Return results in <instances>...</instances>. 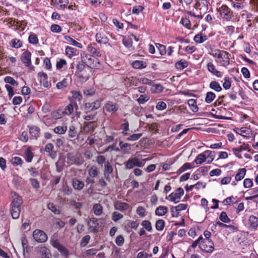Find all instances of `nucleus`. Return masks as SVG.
<instances>
[{
  "label": "nucleus",
  "instance_id": "f257e3e1",
  "mask_svg": "<svg viewBox=\"0 0 258 258\" xmlns=\"http://www.w3.org/2000/svg\"><path fill=\"white\" fill-rule=\"evenodd\" d=\"M13 200L11 204L10 212L12 217L14 219L19 218L20 215V207L23 203V201L20 196L16 192L12 193Z\"/></svg>",
  "mask_w": 258,
  "mask_h": 258
},
{
  "label": "nucleus",
  "instance_id": "f03ea898",
  "mask_svg": "<svg viewBox=\"0 0 258 258\" xmlns=\"http://www.w3.org/2000/svg\"><path fill=\"white\" fill-rule=\"evenodd\" d=\"M210 54L219 59L220 63L223 66H226L229 64V55L230 54L226 51L219 49H214L211 50Z\"/></svg>",
  "mask_w": 258,
  "mask_h": 258
},
{
  "label": "nucleus",
  "instance_id": "7ed1b4c3",
  "mask_svg": "<svg viewBox=\"0 0 258 258\" xmlns=\"http://www.w3.org/2000/svg\"><path fill=\"white\" fill-rule=\"evenodd\" d=\"M148 159H140L137 157L130 158L127 161L125 162L124 164L126 169H131L135 167H143L146 161Z\"/></svg>",
  "mask_w": 258,
  "mask_h": 258
},
{
  "label": "nucleus",
  "instance_id": "20e7f679",
  "mask_svg": "<svg viewBox=\"0 0 258 258\" xmlns=\"http://www.w3.org/2000/svg\"><path fill=\"white\" fill-rule=\"evenodd\" d=\"M81 58L83 62L86 65L87 70H90V68H95L98 67L99 63V60L89 54H84L81 55Z\"/></svg>",
  "mask_w": 258,
  "mask_h": 258
},
{
  "label": "nucleus",
  "instance_id": "39448f33",
  "mask_svg": "<svg viewBox=\"0 0 258 258\" xmlns=\"http://www.w3.org/2000/svg\"><path fill=\"white\" fill-rule=\"evenodd\" d=\"M105 223L104 219H97L96 218H90L88 222L89 230L93 233H97L99 231V228Z\"/></svg>",
  "mask_w": 258,
  "mask_h": 258
},
{
  "label": "nucleus",
  "instance_id": "423d86ee",
  "mask_svg": "<svg viewBox=\"0 0 258 258\" xmlns=\"http://www.w3.org/2000/svg\"><path fill=\"white\" fill-rule=\"evenodd\" d=\"M217 10L221 17L227 21H231L234 17L232 11L227 5H222Z\"/></svg>",
  "mask_w": 258,
  "mask_h": 258
},
{
  "label": "nucleus",
  "instance_id": "0eeeda50",
  "mask_svg": "<svg viewBox=\"0 0 258 258\" xmlns=\"http://www.w3.org/2000/svg\"><path fill=\"white\" fill-rule=\"evenodd\" d=\"M200 249L207 252H212L214 248V243L211 239H203L200 243Z\"/></svg>",
  "mask_w": 258,
  "mask_h": 258
},
{
  "label": "nucleus",
  "instance_id": "6e6552de",
  "mask_svg": "<svg viewBox=\"0 0 258 258\" xmlns=\"http://www.w3.org/2000/svg\"><path fill=\"white\" fill-rule=\"evenodd\" d=\"M33 237L38 242L42 243L47 240L46 234L42 230L36 229L33 231Z\"/></svg>",
  "mask_w": 258,
  "mask_h": 258
},
{
  "label": "nucleus",
  "instance_id": "1a4fd4ad",
  "mask_svg": "<svg viewBox=\"0 0 258 258\" xmlns=\"http://www.w3.org/2000/svg\"><path fill=\"white\" fill-rule=\"evenodd\" d=\"M35 251L40 256V258H51L50 250L46 247L40 245L35 248Z\"/></svg>",
  "mask_w": 258,
  "mask_h": 258
},
{
  "label": "nucleus",
  "instance_id": "9d476101",
  "mask_svg": "<svg viewBox=\"0 0 258 258\" xmlns=\"http://www.w3.org/2000/svg\"><path fill=\"white\" fill-rule=\"evenodd\" d=\"M184 190L181 187L178 188L175 193L172 192L168 197H166V199L169 198V200L174 202L175 203H178L181 197L183 195Z\"/></svg>",
  "mask_w": 258,
  "mask_h": 258
},
{
  "label": "nucleus",
  "instance_id": "9b49d317",
  "mask_svg": "<svg viewBox=\"0 0 258 258\" xmlns=\"http://www.w3.org/2000/svg\"><path fill=\"white\" fill-rule=\"evenodd\" d=\"M119 108V105L111 101L107 102L104 106V110L106 112L113 113L116 112Z\"/></svg>",
  "mask_w": 258,
  "mask_h": 258
},
{
  "label": "nucleus",
  "instance_id": "f8f14e48",
  "mask_svg": "<svg viewBox=\"0 0 258 258\" xmlns=\"http://www.w3.org/2000/svg\"><path fill=\"white\" fill-rule=\"evenodd\" d=\"M31 53L27 50L22 53L21 60L26 67H29L31 64Z\"/></svg>",
  "mask_w": 258,
  "mask_h": 258
},
{
  "label": "nucleus",
  "instance_id": "ddd939ff",
  "mask_svg": "<svg viewBox=\"0 0 258 258\" xmlns=\"http://www.w3.org/2000/svg\"><path fill=\"white\" fill-rule=\"evenodd\" d=\"M96 41L100 44H105L108 42V38L103 32H99L95 35Z\"/></svg>",
  "mask_w": 258,
  "mask_h": 258
},
{
  "label": "nucleus",
  "instance_id": "4468645a",
  "mask_svg": "<svg viewBox=\"0 0 258 258\" xmlns=\"http://www.w3.org/2000/svg\"><path fill=\"white\" fill-rule=\"evenodd\" d=\"M54 146L51 143L47 144L44 149H41L40 152L42 153L43 151L48 152L49 153V156L52 158H54L56 156V153L53 151Z\"/></svg>",
  "mask_w": 258,
  "mask_h": 258
},
{
  "label": "nucleus",
  "instance_id": "2eb2a0df",
  "mask_svg": "<svg viewBox=\"0 0 258 258\" xmlns=\"http://www.w3.org/2000/svg\"><path fill=\"white\" fill-rule=\"evenodd\" d=\"M258 226V217L250 215L248 218L249 228L252 230H256Z\"/></svg>",
  "mask_w": 258,
  "mask_h": 258
},
{
  "label": "nucleus",
  "instance_id": "dca6fc26",
  "mask_svg": "<svg viewBox=\"0 0 258 258\" xmlns=\"http://www.w3.org/2000/svg\"><path fill=\"white\" fill-rule=\"evenodd\" d=\"M114 208L115 209L120 211H123L127 210L130 206L126 203L121 202L120 201H116L114 203Z\"/></svg>",
  "mask_w": 258,
  "mask_h": 258
},
{
  "label": "nucleus",
  "instance_id": "f3484780",
  "mask_svg": "<svg viewBox=\"0 0 258 258\" xmlns=\"http://www.w3.org/2000/svg\"><path fill=\"white\" fill-rule=\"evenodd\" d=\"M96 126V123L95 121H91L89 122H85L84 123L83 130L85 133L93 132L94 128Z\"/></svg>",
  "mask_w": 258,
  "mask_h": 258
},
{
  "label": "nucleus",
  "instance_id": "a211bd4d",
  "mask_svg": "<svg viewBox=\"0 0 258 258\" xmlns=\"http://www.w3.org/2000/svg\"><path fill=\"white\" fill-rule=\"evenodd\" d=\"M207 68L208 71L211 73L213 75L217 76V77H221L222 76V73L217 71L214 66V65L211 63L209 62L207 64Z\"/></svg>",
  "mask_w": 258,
  "mask_h": 258
},
{
  "label": "nucleus",
  "instance_id": "6ab92c4d",
  "mask_svg": "<svg viewBox=\"0 0 258 258\" xmlns=\"http://www.w3.org/2000/svg\"><path fill=\"white\" fill-rule=\"evenodd\" d=\"M76 75L78 76L79 81L81 83H84L86 82L89 78V74L87 72V70H85L84 71H82L79 73H78L76 74Z\"/></svg>",
  "mask_w": 258,
  "mask_h": 258
},
{
  "label": "nucleus",
  "instance_id": "aec40b11",
  "mask_svg": "<svg viewBox=\"0 0 258 258\" xmlns=\"http://www.w3.org/2000/svg\"><path fill=\"white\" fill-rule=\"evenodd\" d=\"M64 39L69 44L76 46L80 48H81L83 47L82 44L81 43L77 42L69 36L65 35L64 36Z\"/></svg>",
  "mask_w": 258,
  "mask_h": 258
},
{
  "label": "nucleus",
  "instance_id": "412c9836",
  "mask_svg": "<svg viewBox=\"0 0 258 258\" xmlns=\"http://www.w3.org/2000/svg\"><path fill=\"white\" fill-rule=\"evenodd\" d=\"M87 50L89 52L92 54L95 55L97 56H100L101 54L97 48L96 44L95 43L89 45L87 47Z\"/></svg>",
  "mask_w": 258,
  "mask_h": 258
},
{
  "label": "nucleus",
  "instance_id": "4be33fe9",
  "mask_svg": "<svg viewBox=\"0 0 258 258\" xmlns=\"http://www.w3.org/2000/svg\"><path fill=\"white\" fill-rule=\"evenodd\" d=\"M206 157V162L208 164H210L213 161L215 158V152L210 150H207L205 152Z\"/></svg>",
  "mask_w": 258,
  "mask_h": 258
},
{
  "label": "nucleus",
  "instance_id": "5701e85b",
  "mask_svg": "<svg viewBox=\"0 0 258 258\" xmlns=\"http://www.w3.org/2000/svg\"><path fill=\"white\" fill-rule=\"evenodd\" d=\"M72 182L73 186L76 189L81 190L84 186V182L77 178L74 179Z\"/></svg>",
  "mask_w": 258,
  "mask_h": 258
},
{
  "label": "nucleus",
  "instance_id": "b1692460",
  "mask_svg": "<svg viewBox=\"0 0 258 258\" xmlns=\"http://www.w3.org/2000/svg\"><path fill=\"white\" fill-rule=\"evenodd\" d=\"M168 212V208L166 206H159L155 210V214L157 216H162Z\"/></svg>",
  "mask_w": 258,
  "mask_h": 258
},
{
  "label": "nucleus",
  "instance_id": "393cba45",
  "mask_svg": "<svg viewBox=\"0 0 258 258\" xmlns=\"http://www.w3.org/2000/svg\"><path fill=\"white\" fill-rule=\"evenodd\" d=\"M67 128L66 125H58L54 128L53 131L55 134L63 135L66 132Z\"/></svg>",
  "mask_w": 258,
  "mask_h": 258
},
{
  "label": "nucleus",
  "instance_id": "a878e982",
  "mask_svg": "<svg viewBox=\"0 0 258 258\" xmlns=\"http://www.w3.org/2000/svg\"><path fill=\"white\" fill-rule=\"evenodd\" d=\"M38 75L40 78V81L41 82H43V86L45 87H47L48 86V84L47 82L48 77L47 74L43 72H39Z\"/></svg>",
  "mask_w": 258,
  "mask_h": 258
},
{
  "label": "nucleus",
  "instance_id": "bb28decb",
  "mask_svg": "<svg viewBox=\"0 0 258 258\" xmlns=\"http://www.w3.org/2000/svg\"><path fill=\"white\" fill-rule=\"evenodd\" d=\"M187 66L188 63L184 59H181L177 62L175 64V68L179 70H183L184 68H186Z\"/></svg>",
  "mask_w": 258,
  "mask_h": 258
},
{
  "label": "nucleus",
  "instance_id": "cd10ccee",
  "mask_svg": "<svg viewBox=\"0 0 258 258\" xmlns=\"http://www.w3.org/2000/svg\"><path fill=\"white\" fill-rule=\"evenodd\" d=\"M246 170L245 168L239 169L238 170V173L236 174L235 176V180L238 181L242 180L244 178L246 174Z\"/></svg>",
  "mask_w": 258,
  "mask_h": 258
},
{
  "label": "nucleus",
  "instance_id": "c85d7f7f",
  "mask_svg": "<svg viewBox=\"0 0 258 258\" xmlns=\"http://www.w3.org/2000/svg\"><path fill=\"white\" fill-rule=\"evenodd\" d=\"M132 66L134 68L141 69L146 68V62L142 60H136L133 62Z\"/></svg>",
  "mask_w": 258,
  "mask_h": 258
},
{
  "label": "nucleus",
  "instance_id": "c756f323",
  "mask_svg": "<svg viewBox=\"0 0 258 258\" xmlns=\"http://www.w3.org/2000/svg\"><path fill=\"white\" fill-rule=\"evenodd\" d=\"M113 168L109 162L107 161L104 166V175L107 179L109 177V174H111Z\"/></svg>",
  "mask_w": 258,
  "mask_h": 258
},
{
  "label": "nucleus",
  "instance_id": "7c9ffc66",
  "mask_svg": "<svg viewBox=\"0 0 258 258\" xmlns=\"http://www.w3.org/2000/svg\"><path fill=\"white\" fill-rule=\"evenodd\" d=\"M77 51V49L70 46H67L66 48V55L70 58L75 56L76 54Z\"/></svg>",
  "mask_w": 258,
  "mask_h": 258
},
{
  "label": "nucleus",
  "instance_id": "2f4dec72",
  "mask_svg": "<svg viewBox=\"0 0 258 258\" xmlns=\"http://www.w3.org/2000/svg\"><path fill=\"white\" fill-rule=\"evenodd\" d=\"M187 103L191 107L190 109L192 112H197L198 111L199 108L197 105V101L195 99H190L188 100Z\"/></svg>",
  "mask_w": 258,
  "mask_h": 258
},
{
  "label": "nucleus",
  "instance_id": "473e14b6",
  "mask_svg": "<svg viewBox=\"0 0 258 258\" xmlns=\"http://www.w3.org/2000/svg\"><path fill=\"white\" fill-rule=\"evenodd\" d=\"M194 41L198 43H201L207 40L206 35H202L201 33L198 34L194 37Z\"/></svg>",
  "mask_w": 258,
  "mask_h": 258
},
{
  "label": "nucleus",
  "instance_id": "72a5a7b5",
  "mask_svg": "<svg viewBox=\"0 0 258 258\" xmlns=\"http://www.w3.org/2000/svg\"><path fill=\"white\" fill-rule=\"evenodd\" d=\"M93 210L96 216H100L102 213L103 207L100 204H95L93 207Z\"/></svg>",
  "mask_w": 258,
  "mask_h": 258
},
{
  "label": "nucleus",
  "instance_id": "f704fd0d",
  "mask_svg": "<svg viewBox=\"0 0 258 258\" xmlns=\"http://www.w3.org/2000/svg\"><path fill=\"white\" fill-rule=\"evenodd\" d=\"M205 161H206L205 152L203 153L199 154L195 160V162L197 164H201Z\"/></svg>",
  "mask_w": 258,
  "mask_h": 258
},
{
  "label": "nucleus",
  "instance_id": "c9c22d12",
  "mask_svg": "<svg viewBox=\"0 0 258 258\" xmlns=\"http://www.w3.org/2000/svg\"><path fill=\"white\" fill-rule=\"evenodd\" d=\"M40 129L37 126H31L30 127L29 132L30 135L36 138L39 136Z\"/></svg>",
  "mask_w": 258,
  "mask_h": 258
},
{
  "label": "nucleus",
  "instance_id": "e433bc0d",
  "mask_svg": "<svg viewBox=\"0 0 258 258\" xmlns=\"http://www.w3.org/2000/svg\"><path fill=\"white\" fill-rule=\"evenodd\" d=\"M10 45L13 48H19L22 47V42L20 41V40L17 38H14L11 41Z\"/></svg>",
  "mask_w": 258,
  "mask_h": 258
},
{
  "label": "nucleus",
  "instance_id": "4c0bfd02",
  "mask_svg": "<svg viewBox=\"0 0 258 258\" xmlns=\"http://www.w3.org/2000/svg\"><path fill=\"white\" fill-rule=\"evenodd\" d=\"M11 162L14 166H21L23 163V161L19 157H13L11 160Z\"/></svg>",
  "mask_w": 258,
  "mask_h": 258
},
{
  "label": "nucleus",
  "instance_id": "58836bf2",
  "mask_svg": "<svg viewBox=\"0 0 258 258\" xmlns=\"http://www.w3.org/2000/svg\"><path fill=\"white\" fill-rule=\"evenodd\" d=\"M209 86L211 89L217 92H219L222 90L221 87L216 81H212L210 83Z\"/></svg>",
  "mask_w": 258,
  "mask_h": 258
},
{
  "label": "nucleus",
  "instance_id": "ea45409f",
  "mask_svg": "<svg viewBox=\"0 0 258 258\" xmlns=\"http://www.w3.org/2000/svg\"><path fill=\"white\" fill-rule=\"evenodd\" d=\"M216 95L212 92H208L206 94V96L205 98V101L207 103H211L214 99L215 98Z\"/></svg>",
  "mask_w": 258,
  "mask_h": 258
},
{
  "label": "nucleus",
  "instance_id": "a19ab883",
  "mask_svg": "<svg viewBox=\"0 0 258 258\" xmlns=\"http://www.w3.org/2000/svg\"><path fill=\"white\" fill-rule=\"evenodd\" d=\"M77 135V132L75 127L74 125H71L68 131V136L70 138H74Z\"/></svg>",
  "mask_w": 258,
  "mask_h": 258
},
{
  "label": "nucleus",
  "instance_id": "79ce46f5",
  "mask_svg": "<svg viewBox=\"0 0 258 258\" xmlns=\"http://www.w3.org/2000/svg\"><path fill=\"white\" fill-rule=\"evenodd\" d=\"M236 130L239 131V132H236V133L239 135L243 137H247L249 135V129L247 127H243L240 129L237 128Z\"/></svg>",
  "mask_w": 258,
  "mask_h": 258
},
{
  "label": "nucleus",
  "instance_id": "37998d69",
  "mask_svg": "<svg viewBox=\"0 0 258 258\" xmlns=\"http://www.w3.org/2000/svg\"><path fill=\"white\" fill-rule=\"evenodd\" d=\"M86 70H87L86 65L85 64V63H83V61L82 60L77 66V70L76 71V74H77L78 73H81V72L84 71Z\"/></svg>",
  "mask_w": 258,
  "mask_h": 258
},
{
  "label": "nucleus",
  "instance_id": "c03bdc74",
  "mask_svg": "<svg viewBox=\"0 0 258 258\" xmlns=\"http://www.w3.org/2000/svg\"><path fill=\"white\" fill-rule=\"evenodd\" d=\"M165 226V222L163 220L159 219L156 221V229L158 231H162Z\"/></svg>",
  "mask_w": 258,
  "mask_h": 258
},
{
  "label": "nucleus",
  "instance_id": "a18cd8bd",
  "mask_svg": "<svg viewBox=\"0 0 258 258\" xmlns=\"http://www.w3.org/2000/svg\"><path fill=\"white\" fill-rule=\"evenodd\" d=\"M151 91L154 93H160L163 90V87L160 84H152Z\"/></svg>",
  "mask_w": 258,
  "mask_h": 258
},
{
  "label": "nucleus",
  "instance_id": "49530a36",
  "mask_svg": "<svg viewBox=\"0 0 258 258\" xmlns=\"http://www.w3.org/2000/svg\"><path fill=\"white\" fill-rule=\"evenodd\" d=\"M4 81L5 83L10 84L13 86H17L18 85V83L16 81H15L13 78L10 76L6 77L4 79Z\"/></svg>",
  "mask_w": 258,
  "mask_h": 258
},
{
  "label": "nucleus",
  "instance_id": "de8ad7c7",
  "mask_svg": "<svg viewBox=\"0 0 258 258\" xmlns=\"http://www.w3.org/2000/svg\"><path fill=\"white\" fill-rule=\"evenodd\" d=\"M73 105L72 104H69L65 107L62 113L66 115H70L73 113Z\"/></svg>",
  "mask_w": 258,
  "mask_h": 258
},
{
  "label": "nucleus",
  "instance_id": "09e8293b",
  "mask_svg": "<svg viewBox=\"0 0 258 258\" xmlns=\"http://www.w3.org/2000/svg\"><path fill=\"white\" fill-rule=\"evenodd\" d=\"M55 4L58 5L60 9H64L69 4V0H55Z\"/></svg>",
  "mask_w": 258,
  "mask_h": 258
},
{
  "label": "nucleus",
  "instance_id": "8fccbe9b",
  "mask_svg": "<svg viewBox=\"0 0 258 258\" xmlns=\"http://www.w3.org/2000/svg\"><path fill=\"white\" fill-rule=\"evenodd\" d=\"M219 219L223 223H229L231 221L225 212H221L219 216Z\"/></svg>",
  "mask_w": 258,
  "mask_h": 258
},
{
  "label": "nucleus",
  "instance_id": "3c124183",
  "mask_svg": "<svg viewBox=\"0 0 258 258\" xmlns=\"http://www.w3.org/2000/svg\"><path fill=\"white\" fill-rule=\"evenodd\" d=\"M29 43L33 44H36L38 43V39L36 34L32 33L30 35L29 38Z\"/></svg>",
  "mask_w": 258,
  "mask_h": 258
},
{
  "label": "nucleus",
  "instance_id": "603ef678",
  "mask_svg": "<svg viewBox=\"0 0 258 258\" xmlns=\"http://www.w3.org/2000/svg\"><path fill=\"white\" fill-rule=\"evenodd\" d=\"M123 218V215L117 212H114L112 214V220L114 222H117L119 220L122 219Z\"/></svg>",
  "mask_w": 258,
  "mask_h": 258
},
{
  "label": "nucleus",
  "instance_id": "864d4df0",
  "mask_svg": "<svg viewBox=\"0 0 258 258\" xmlns=\"http://www.w3.org/2000/svg\"><path fill=\"white\" fill-rule=\"evenodd\" d=\"M33 154L30 149H27L25 152L26 161L27 162H31L33 158Z\"/></svg>",
  "mask_w": 258,
  "mask_h": 258
},
{
  "label": "nucleus",
  "instance_id": "5fc2aeb1",
  "mask_svg": "<svg viewBox=\"0 0 258 258\" xmlns=\"http://www.w3.org/2000/svg\"><path fill=\"white\" fill-rule=\"evenodd\" d=\"M84 111L86 113H89L94 110V108H93L92 104L90 102L85 103L84 104Z\"/></svg>",
  "mask_w": 258,
  "mask_h": 258
},
{
  "label": "nucleus",
  "instance_id": "6e6d98bb",
  "mask_svg": "<svg viewBox=\"0 0 258 258\" xmlns=\"http://www.w3.org/2000/svg\"><path fill=\"white\" fill-rule=\"evenodd\" d=\"M142 136V134H134L130 136L126 139V140L128 141H135L138 140L140 138H141Z\"/></svg>",
  "mask_w": 258,
  "mask_h": 258
},
{
  "label": "nucleus",
  "instance_id": "4d7b16f0",
  "mask_svg": "<svg viewBox=\"0 0 258 258\" xmlns=\"http://www.w3.org/2000/svg\"><path fill=\"white\" fill-rule=\"evenodd\" d=\"M149 100V97L146 95H141L137 101L139 104H144Z\"/></svg>",
  "mask_w": 258,
  "mask_h": 258
},
{
  "label": "nucleus",
  "instance_id": "13d9d810",
  "mask_svg": "<svg viewBox=\"0 0 258 258\" xmlns=\"http://www.w3.org/2000/svg\"><path fill=\"white\" fill-rule=\"evenodd\" d=\"M180 23L185 28L190 29L191 24L190 21L188 19L186 18H182L181 20Z\"/></svg>",
  "mask_w": 258,
  "mask_h": 258
},
{
  "label": "nucleus",
  "instance_id": "bf43d9fd",
  "mask_svg": "<svg viewBox=\"0 0 258 258\" xmlns=\"http://www.w3.org/2000/svg\"><path fill=\"white\" fill-rule=\"evenodd\" d=\"M249 145L248 144L243 143L241 146L237 148H233L232 149L233 152L238 151V152H240L242 151L246 150L248 149Z\"/></svg>",
  "mask_w": 258,
  "mask_h": 258
},
{
  "label": "nucleus",
  "instance_id": "052dcab7",
  "mask_svg": "<svg viewBox=\"0 0 258 258\" xmlns=\"http://www.w3.org/2000/svg\"><path fill=\"white\" fill-rule=\"evenodd\" d=\"M142 225L148 231H151L152 229L151 224L149 221L144 220L142 222Z\"/></svg>",
  "mask_w": 258,
  "mask_h": 258
},
{
  "label": "nucleus",
  "instance_id": "680f3d73",
  "mask_svg": "<svg viewBox=\"0 0 258 258\" xmlns=\"http://www.w3.org/2000/svg\"><path fill=\"white\" fill-rule=\"evenodd\" d=\"M156 46L157 47L160 54L162 55H165L166 53V47L164 45L160 44L159 43L156 44Z\"/></svg>",
  "mask_w": 258,
  "mask_h": 258
},
{
  "label": "nucleus",
  "instance_id": "e2e57ef3",
  "mask_svg": "<svg viewBox=\"0 0 258 258\" xmlns=\"http://www.w3.org/2000/svg\"><path fill=\"white\" fill-rule=\"evenodd\" d=\"M90 239V236L89 235H87L82 239L81 242H80V246L81 247H84L89 243V241Z\"/></svg>",
  "mask_w": 258,
  "mask_h": 258
},
{
  "label": "nucleus",
  "instance_id": "0e129e2a",
  "mask_svg": "<svg viewBox=\"0 0 258 258\" xmlns=\"http://www.w3.org/2000/svg\"><path fill=\"white\" fill-rule=\"evenodd\" d=\"M47 208L55 214H59V210L56 208L55 206L53 203L48 204Z\"/></svg>",
  "mask_w": 258,
  "mask_h": 258
},
{
  "label": "nucleus",
  "instance_id": "69168bd1",
  "mask_svg": "<svg viewBox=\"0 0 258 258\" xmlns=\"http://www.w3.org/2000/svg\"><path fill=\"white\" fill-rule=\"evenodd\" d=\"M191 168L190 164L189 163H186L183 164L177 171V173L178 174H180L187 169H190Z\"/></svg>",
  "mask_w": 258,
  "mask_h": 258
},
{
  "label": "nucleus",
  "instance_id": "338daca9",
  "mask_svg": "<svg viewBox=\"0 0 258 258\" xmlns=\"http://www.w3.org/2000/svg\"><path fill=\"white\" fill-rule=\"evenodd\" d=\"M72 97L76 100L80 101L82 99V96L80 92L78 91H72Z\"/></svg>",
  "mask_w": 258,
  "mask_h": 258
},
{
  "label": "nucleus",
  "instance_id": "774afa93",
  "mask_svg": "<svg viewBox=\"0 0 258 258\" xmlns=\"http://www.w3.org/2000/svg\"><path fill=\"white\" fill-rule=\"evenodd\" d=\"M50 30L54 33H59L61 31L60 26L57 24H53L51 26Z\"/></svg>",
  "mask_w": 258,
  "mask_h": 258
}]
</instances>
